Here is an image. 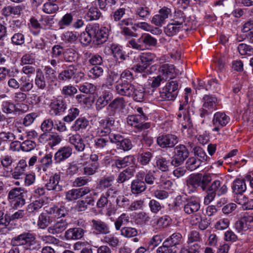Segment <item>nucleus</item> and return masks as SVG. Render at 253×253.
<instances>
[{
  "label": "nucleus",
  "mask_w": 253,
  "mask_h": 253,
  "mask_svg": "<svg viewBox=\"0 0 253 253\" xmlns=\"http://www.w3.org/2000/svg\"><path fill=\"white\" fill-rule=\"evenodd\" d=\"M11 244L13 246L26 245L30 249H38L40 247L37 243L35 236L30 233H24L13 237Z\"/></svg>",
  "instance_id": "f257e3e1"
},
{
  "label": "nucleus",
  "mask_w": 253,
  "mask_h": 253,
  "mask_svg": "<svg viewBox=\"0 0 253 253\" xmlns=\"http://www.w3.org/2000/svg\"><path fill=\"white\" fill-rule=\"evenodd\" d=\"M216 191L217 192L218 196L224 195L227 192V186L225 184L221 185V181L219 180H214L207 190V194L204 199L205 205H209L213 200L216 195Z\"/></svg>",
  "instance_id": "f03ea898"
},
{
  "label": "nucleus",
  "mask_w": 253,
  "mask_h": 253,
  "mask_svg": "<svg viewBox=\"0 0 253 253\" xmlns=\"http://www.w3.org/2000/svg\"><path fill=\"white\" fill-rule=\"evenodd\" d=\"M108 32L107 28L105 27L99 28L98 24H94L87 28L88 35L92 37V39L95 41L97 44L102 43L107 40Z\"/></svg>",
  "instance_id": "7ed1b4c3"
},
{
  "label": "nucleus",
  "mask_w": 253,
  "mask_h": 253,
  "mask_svg": "<svg viewBox=\"0 0 253 253\" xmlns=\"http://www.w3.org/2000/svg\"><path fill=\"white\" fill-rule=\"evenodd\" d=\"M7 199L14 208L21 207L25 204L24 189L20 187L11 189L8 193Z\"/></svg>",
  "instance_id": "20e7f679"
},
{
  "label": "nucleus",
  "mask_w": 253,
  "mask_h": 253,
  "mask_svg": "<svg viewBox=\"0 0 253 253\" xmlns=\"http://www.w3.org/2000/svg\"><path fill=\"white\" fill-rule=\"evenodd\" d=\"M202 107L200 110V116L202 118L216 109L218 105L217 99L211 95H205L202 99Z\"/></svg>",
  "instance_id": "39448f33"
},
{
  "label": "nucleus",
  "mask_w": 253,
  "mask_h": 253,
  "mask_svg": "<svg viewBox=\"0 0 253 253\" xmlns=\"http://www.w3.org/2000/svg\"><path fill=\"white\" fill-rule=\"evenodd\" d=\"M189 154V151L185 145L182 144L177 145L173 150L171 164L174 167L182 165L188 157Z\"/></svg>",
  "instance_id": "423d86ee"
},
{
  "label": "nucleus",
  "mask_w": 253,
  "mask_h": 253,
  "mask_svg": "<svg viewBox=\"0 0 253 253\" xmlns=\"http://www.w3.org/2000/svg\"><path fill=\"white\" fill-rule=\"evenodd\" d=\"M146 116L142 115H129L127 118V123L128 125L137 128L139 130L147 129L150 127L149 123H143L146 120Z\"/></svg>",
  "instance_id": "0eeeda50"
},
{
  "label": "nucleus",
  "mask_w": 253,
  "mask_h": 253,
  "mask_svg": "<svg viewBox=\"0 0 253 253\" xmlns=\"http://www.w3.org/2000/svg\"><path fill=\"white\" fill-rule=\"evenodd\" d=\"M230 118L224 113L217 112L215 113L212 120V124L214 126L212 130L213 132H217L220 134L219 131L220 129L225 126L229 122Z\"/></svg>",
  "instance_id": "6e6552de"
},
{
  "label": "nucleus",
  "mask_w": 253,
  "mask_h": 253,
  "mask_svg": "<svg viewBox=\"0 0 253 253\" xmlns=\"http://www.w3.org/2000/svg\"><path fill=\"white\" fill-rule=\"evenodd\" d=\"M178 84L176 81H171L167 84L162 93L163 97L167 100H174L177 95Z\"/></svg>",
  "instance_id": "1a4fd4ad"
},
{
  "label": "nucleus",
  "mask_w": 253,
  "mask_h": 253,
  "mask_svg": "<svg viewBox=\"0 0 253 253\" xmlns=\"http://www.w3.org/2000/svg\"><path fill=\"white\" fill-rule=\"evenodd\" d=\"M252 228H253V214H245L235 224L236 229L239 233L241 234Z\"/></svg>",
  "instance_id": "9d476101"
},
{
  "label": "nucleus",
  "mask_w": 253,
  "mask_h": 253,
  "mask_svg": "<svg viewBox=\"0 0 253 253\" xmlns=\"http://www.w3.org/2000/svg\"><path fill=\"white\" fill-rule=\"evenodd\" d=\"M67 109L65 101L61 97L52 100L50 104L49 114L52 116H57L64 112Z\"/></svg>",
  "instance_id": "9b49d317"
},
{
  "label": "nucleus",
  "mask_w": 253,
  "mask_h": 253,
  "mask_svg": "<svg viewBox=\"0 0 253 253\" xmlns=\"http://www.w3.org/2000/svg\"><path fill=\"white\" fill-rule=\"evenodd\" d=\"M157 142L162 148H172L178 142V139L175 135L168 134L159 136Z\"/></svg>",
  "instance_id": "f8f14e48"
},
{
  "label": "nucleus",
  "mask_w": 253,
  "mask_h": 253,
  "mask_svg": "<svg viewBox=\"0 0 253 253\" xmlns=\"http://www.w3.org/2000/svg\"><path fill=\"white\" fill-rule=\"evenodd\" d=\"M114 121L109 118L99 119L97 134L100 136H106L109 134L111 131V126L113 124Z\"/></svg>",
  "instance_id": "ddd939ff"
},
{
  "label": "nucleus",
  "mask_w": 253,
  "mask_h": 253,
  "mask_svg": "<svg viewBox=\"0 0 253 253\" xmlns=\"http://www.w3.org/2000/svg\"><path fill=\"white\" fill-rule=\"evenodd\" d=\"M90 189L88 187L72 189L65 193V199L68 202L76 200L88 194Z\"/></svg>",
  "instance_id": "4468645a"
},
{
  "label": "nucleus",
  "mask_w": 253,
  "mask_h": 253,
  "mask_svg": "<svg viewBox=\"0 0 253 253\" xmlns=\"http://www.w3.org/2000/svg\"><path fill=\"white\" fill-rule=\"evenodd\" d=\"M159 74L166 81L174 78L176 75L174 66L172 64H164L160 66L158 69Z\"/></svg>",
  "instance_id": "2eb2a0df"
},
{
  "label": "nucleus",
  "mask_w": 253,
  "mask_h": 253,
  "mask_svg": "<svg viewBox=\"0 0 253 253\" xmlns=\"http://www.w3.org/2000/svg\"><path fill=\"white\" fill-rule=\"evenodd\" d=\"M47 214L49 215L52 220L55 218H59L65 216L68 213L66 208L61 205L54 206L46 210Z\"/></svg>",
  "instance_id": "dca6fc26"
},
{
  "label": "nucleus",
  "mask_w": 253,
  "mask_h": 253,
  "mask_svg": "<svg viewBox=\"0 0 253 253\" xmlns=\"http://www.w3.org/2000/svg\"><path fill=\"white\" fill-rule=\"evenodd\" d=\"M125 106V100L123 97H117L113 100L107 107L110 116H114Z\"/></svg>",
  "instance_id": "f3484780"
},
{
  "label": "nucleus",
  "mask_w": 253,
  "mask_h": 253,
  "mask_svg": "<svg viewBox=\"0 0 253 253\" xmlns=\"http://www.w3.org/2000/svg\"><path fill=\"white\" fill-rule=\"evenodd\" d=\"M72 148L70 146L61 147L54 154L55 163H60L70 157Z\"/></svg>",
  "instance_id": "a211bd4d"
},
{
  "label": "nucleus",
  "mask_w": 253,
  "mask_h": 253,
  "mask_svg": "<svg viewBox=\"0 0 253 253\" xmlns=\"http://www.w3.org/2000/svg\"><path fill=\"white\" fill-rule=\"evenodd\" d=\"M134 85L127 82L117 84L115 86L118 94L122 96L130 97L132 93Z\"/></svg>",
  "instance_id": "6ab92c4d"
},
{
  "label": "nucleus",
  "mask_w": 253,
  "mask_h": 253,
  "mask_svg": "<svg viewBox=\"0 0 253 253\" xmlns=\"http://www.w3.org/2000/svg\"><path fill=\"white\" fill-rule=\"evenodd\" d=\"M27 162L25 160L21 159L17 163L16 166L11 171L12 177L15 179H19L24 175L26 168Z\"/></svg>",
  "instance_id": "aec40b11"
},
{
  "label": "nucleus",
  "mask_w": 253,
  "mask_h": 253,
  "mask_svg": "<svg viewBox=\"0 0 253 253\" xmlns=\"http://www.w3.org/2000/svg\"><path fill=\"white\" fill-rule=\"evenodd\" d=\"M201 173L190 175L187 180V186L189 189V193L194 192L196 189L201 187Z\"/></svg>",
  "instance_id": "412c9836"
},
{
  "label": "nucleus",
  "mask_w": 253,
  "mask_h": 253,
  "mask_svg": "<svg viewBox=\"0 0 253 253\" xmlns=\"http://www.w3.org/2000/svg\"><path fill=\"white\" fill-rule=\"evenodd\" d=\"M134 158L129 155L123 158H119L112 160V166L117 169H122L134 163Z\"/></svg>",
  "instance_id": "4be33fe9"
},
{
  "label": "nucleus",
  "mask_w": 253,
  "mask_h": 253,
  "mask_svg": "<svg viewBox=\"0 0 253 253\" xmlns=\"http://www.w3.org/2000/svg\"><path fill=\"white\" fill-rule=\"evenodd\" d=\"M60 179V174L58 173H55L53 176L50 177L49 182L46 184L47 189L56 192L61 191L62 186L59 184Z\"/></svg>",
  "instance_id": "5701e85b"
},
{
  "label": "nucleus",
  "mask_w": 253,
  "mask_h": 253,
  "mask_svg": "<svg viewBox=\"0 0 253 253\" xmlns=\"http://www.w3.org/2000/svg\"><path fill=\"white\" fill-rule=\"evenodd\" d=\"M200 208V202L195 199L186 201L184 206V211L186 213L191 214L199 211Z\"/></svg>",
  "instance_id": "b1692460"
},
{
  "label": "nucleus",
  "mask_w": 253,
  "mask_h": 253,
  "mask_svg": "<svg viewBox=\"0 0 253 253\" xmlns=\"http://www.w3.org/2000/svg\"><path fill=\"white\" fill-rule=\"evenodd\" d=\"M69 142L74 145L75 148L79 152L84 151L85 145L81 136L79 134H72L69 137Z\"/></svg>",
  "instance_id": "393cba45"
},
{
  "label": "nucleus",
  "mask_w": 253,
  "mask_h": 253,
  "mask_svg": "<svg viewBox=\"0 0 253 253\" xmlns=\"http://www.w3.org/2000/svg\"><path fill=\"white\" fill-rule=\"evenodd\" d=\"M130 188L131 192L133 194L138 195L146 190V185L144 181L136 179L132 181Z\"/></svg>",
  "instance_id": "a878e982"
},
{
  "label": "nucleus",
  "mask_w": 253,
  "mask_h": 253,
  "mask_svg": "<svg viewBox=\"0 0 253 253\" xmlns=\"http://www.w3.org/2000/svg\"><path fill=\"white\" fill-rule=\"evenodd\" d=\"M92 228L99 234H107L109 233V228L108 225L100 220L93 219L91 221Z\"/></svg>",
  "instance_id": "bb28decb"
},
{
  "label": "nucleus",
  "mask_w": 253,
  "mask_h": 253,
  "mask_svg": "<svg viewBox=\"0 0 253 253\" xmlns=\"http://www.w3.org/2000/svg\"><path fill=\"white\" fill-rule=\"evenodd\" d=\"M84 234V230L81 228H70L65 232V237L68 240L81 239Z\"/></svg>",
  "instance_id": "cd10ccee"
},
{
  "label": "nucleus",
  "mask_w": 253,
  "mask_h": 253,
  "mask_svg": "<svg viewBox=\"0 0 253 253\" xmlns=\"http://www.w3.org/2000/svg\"><path fill=\"white\" fill-rule=\"evenodd\" d=\"M67 227L66 220L61 219L48 227V230L52 234H58L64 231Z\"/></svg>",
  "instance_id": "c85d7f7f"
},
{
  "label": "nucleus",
  "mask_w": 253,
  "mask_h": 253,
  "mask_svg": "<svg viewBox=\"0 0 253 253\" xmlns=\"http://www.w3.org/2000/svg\"><path fill=\"white\" fill-rule=\"evenodd\" d=\"M132 93L130 97H132L133 100L136 102H141L144 100L145 90L144 88L138 85L133 86L132 89Z\"/></svg>",
  "instance_id": "c756f323"
},
{
  "label": "nucleus",
  "mask_w": 253,
  "mask_h": 253,
  "mask_svg": "<svg viewBox=\"0 0 253 253\" xmlns=\"http://www.w3.org/2000/svg\"><path fill=\"white\" fill-rule=\"evenodd\" d=\"M89 122L87 119L84 117L79 118L73 123L71 126L72 131H78L84 129L88 126Z\"/></svg>",
  "instance_id": "7c9ffc66"
},
{
  "label": "nucleus",
  "mask_w": 253,
  "mask_h": 253,
  "mask_svg": "<svg viewBox=\"0 0 253 253\" xmlns=\"http://www.w3.org/2000/svg\"><path fill=\"white\" fill-rule=\"evenodd\" d=\"M73 16L71 13H67L58 21L57 25L59 29H64L70 26L73 22Z\"/></svg>",
  "instance_id": "2f4dec72"
},
{
  "label": "nucleus",
  "mask_w": 253,
  "mask_h": 253,
  "mask_svg": "<svg viewBox=\"0 0 253 253\" xmlns=\"http://www.w3.org/2000/svg\"><path fill=\"white\" fill-rule=\"evenodd\" d=\"M232 188L234 194H243L246 190L245 181L239 178L235 179L233 182Z\"/></svg>",
  "instance_id": "473e14b6"
},
{
  "label": "nucleus",
  "mask_w": 253,
  "mask_h": 253,
  "mask_svg": "<svg viewBox=\"0 0 253 253\" xmlns=\"http://www.w3.org/2000/svg\"><path fill=\"white\" fill-rule=\"evenodd\" d=\"M53 221L49 215L41 213L38 218L37 225L41 229H45Z\"/></svg>",
  "instance_id": "72a5a7b5"
},
{
  "label": "nucleus",
  "mask_w": 253,
  "mask_h": 253,
  "mask_svg": "<svg viewBox=\"0 0 253 253\" xmlns=\"http://www.w3.org/2000/svg\"><path fill=\"white\" fill-rule=\"evenodd\" d=\"M182 29L183 27L172 22L165 28V33L168 36H173L179 33Z\"/></svg>",
  "instance_id": "f704fd0d"
},
{
  "label": "nucleus",
  "mask_w": 253,
  "mask_h": 253,
  "mask_svg": "<svg viewBox=\"0 0 253 253\" xmlns=\"http://www.w3.org/2000/svg\"><path fill=\"white\" fill-rule=\"evenodd\" d=\"M76 69L73 66H70L67 69L61 72L58 76L59 79L62 81L70 80L76 74Z\"/></svg>",
  "instance_id": "c9c22d12"
},
{
  "label": "nucleus",
  "mask_w": 253,
  "mask_h": 253,
  "mask_svg": "<svg viewBox=\"0 0 253 253\" xmlns=\"http://www.w3.org/2000/svg\"><path fill=\"white\" fill-rule=\"evenodd\" d=\"M182 111V113L178 114L177 116L179 118H182L183 120L181 119L180 121L182 127V129L183 131L184 129L190 128L192 126V123L189 116L186 114V112Z\"/></svg>",
  "instance_id": "e433bc0d"
},
{
  "label": "nucleus",
  "mask_w": 253,
  "mask_h": 253,
  "mask_svg": "<svg viewBox=\"0 0 253 253\" xmlns=\"http://www.w3.org/2000/svg\"><path fill=\"white\" fill-rule=\"evenodd\" d=\"M35 84L39 88L42 89H44L46 86L44 76L42 71L40 69L37 70Z\"/></svg>",
  "instance_id": "4c0bfd02"
},
{
  "label": "nucleus",
  "mask_w": 253,
  "mask_h": 253,
  "mask_svg": "<svg viewBox=\"0 0 253 253\" xmlns=\"http://www.w3.org/2000/svg\"><path fill=\"white\" fill-rule=\"evenodd\" d=\"M134 175V171L132 169L127 168L122 171L118 175L117 181L119 183H122L129 179Z\"/></svg>",
  "instance_id": "58836bf2"
},
{
  "label": "nucleus",
  "mask_w": 253,
  "mask_h": 253,
  "mask_svg": "<svg viewBox=\"0 0 253 253\" xmlns=\"http://www.w3.org/2000/svg\"><path fill=\"white\" fill-rule=\"evenodd\" d=\"M16 139L15 135L10 131L0 132V146L14 141Z\"/></svg>",
  "instance_id": "ea45409f"
},
{
  "label": "nucleus",
  "mask_w": 253,
  "mask_h": 253,
  "mask_svg": "<svg viewBox=\"0 0 253 253\" xmlns=\"http://www.w3.org/2000/svg\"><path fill=\"white\" fill-rule=\"evenodd\" d=\"M59 10L58 5L52 2H46L42 6V11L46 14H51L56 13Z\"/></svg>",
  "instance_id": "a19ab883"
},
{
  "label": "nucleus",
  "mask_w": 253,
  "mask_h": 253,
  "mask_svg": "<svg viewBox=\"0 0 253 253\" xmlns=\"http://www.w3.org/2000/svg\"><path fill=\"white\" fill-rule=\"evenodd\" d=\"M43 204L44 201L42 199L35 200L28 205L27 211L29 213L38 212L43 206Z\"/></svg>",
  "instance_id": "79ce46f5"
},
{
  "label": "nucleus",
  "mask_w": 253,
  "mask_h": 253,
  "mask_svg": "<svg viewBox=\"0 0 253 253\" xmlns=\"http://www.w3.org/2000/svg\"><path fill=\"white\" fill-rule=\"evenodd\" d=\"M185 16H186L183 11L181 10L175 11L171 21L174 23L183 27L184 25H186V24L185 23Z\"/></svg>",
  "instance_id": "37998d69"
},
{
  "label": "nucleus",
  "mask_w": 253,
  "mask_h": 253,
  "mask_svg": "<svg viewBox=\"0 0 253 253\" xmlns=\"http://www.w3.org/2000/svg\"><path fill=\"white\" fill-rule=\"evenodd\" d=\"M129 222V216L126 213H123L120 215L115 222V228L117 230L120 229L122 225L127 224Z\"/></svg>",
  "instance_id": "c03bdc74"
},
{
  "label": "nucleus",
  "mask_w": 253,
  "mask_h": 253,
  "mask_svg": "<svg viewBox=\"0 0 253 253\" xmlns=\"http://www.w3.org/2000/svg\"><path fill=\"white\" fill-rule=\"evenodd\" d=\"M101 12L96 7H91L86 14V18L89 21L98 20L101 16Z\"/></svg>",
  "instance_id": "a18cd8bd"
},
{
  "label": "nucleus",
  "mask_w": 253,
  "mask_h": 253,
  "mask_svg": "<svg viewBox=\"0 0 253 253\" xmlns=\"http://www.w3.org/2000/svg\"><path fill=\"white\" fill-rule=\"evenodd\" d=\"M1 110L6 114H15L16 104L10 101H4L1 104Z\"/></svg>",
  "instance_id": "49530a36"
},
{
  "label": "nucleus",
  "mask_w": 253,
  "mask_h": 253,
  "mask_svg": "<svg viewBox=\"0 0 253 253\" xmlns=\"http://www.w3.org/2000/svg\"><path fill=\"white\" fill-rule=\"evenodd\" d=\"M156 58L155 54L151 52L142 53L140 55V59L141 62L147 65L153 63Z\"/></svg>",
  "instance_id": "de8ad7c7"
},
{
  "label": "nucleus",
  "mask_w": 253,
  "mask_h": 253,
  "mask_svg": "<svg viewBox=\"0 0 253 253\" xmlns=\"http://www.w3.org/2000/svg\"><path fill=\"white\" fill-rule=\"evenodd\" d=\"M78 33L74 31H67L61 36L62 40L65 42L72 43L78 39Z\"/></svg>",
  "instance_id": "09e8293b"
},
{
  "label": "nucleus",
  "mask_w": 253,
  "mask_h": 253,
  "mask_svg": "<svg viewBox=\"0 0 253 253\" xmlns=\"http://www.w3.org/2000/svg\"><path fill=\"white\" fill-rule=\"evenodd\" d=\"M52 155L51 153L45 155L42 158L40 162L42 165V168L43 171H46L52 164Z\"/></svg>",
  "instance_id": "8fccbe9b"
},
{
  "label": "nucleus",
  "mask_w": 253,
  "mask_h": 253,
  "mask_svg": "<svg viewBox=\"0 0 253 253\" xmlns=\"http://www.w3.org/2000/svg\"><path fill=\"white\" fill-rule=\"evenodd\" d=\"M111 50L114 57L119 62L125 59V56L123 53L120 47L116 44H112L111 46Z\"/></svg>",
  "instance_id": "3c124183"
},
{
  "label": "nucleus",
  "mask_w": 253,
  "mask_h": 253,
  "mask_svg": "<svg viewBox=\"0 0 253 253\" xmlns=\"http://www.w3.org/2000/svg\"><path fill=\"white\" fill-rule=\"evenodd\" d=\"M80 111L76 107H72L68 110V114L63 118L64 122L70 123L74 121L79 115Z\"/></svg>",
  "instance_id": "603ef678"
},
{
  "label": "nucleus",
  "mask_w": 253,
  "mask_h": 253,
  "mask_svg": "<svg viewBox=\"0 0 253 253\" xmlns=\"http://www.w3.org/2000/svg\"><path fill=\"white\" fill-rule=\"evenodd\" d=\"M182 238V235L179 233L176 232L173 233L165 241H168V243L172 247L179 244L181 243Z\"/></svg>",
  "instance_id": "864d4df0"
},
{
  "label": "nucleus",
  "mask_w": 253,
  "mask_h": 253,
  "mask_svg": "<svg viewBox=\"0 0 253 253\" xmlns=\"http://www.w3.org/2000/svg\"><path fill=\"white\" fill-rule=\"evenodd\" d=\"M169 161L166 158L160 156L156 158V166L158 168L163 171L169 169Z\"/></svg>",
  "instance_id": "5fc2aeb1"
},
{
  "label": "nucleus",
  "mask_w": 253,
  "mask_h": 253,
  "mask_svg": "<svg viewBox=\"0 0 253 253\" xmlns=\"http://www.w3.org/2000/svg\"><path fill=\"white\" fill-rule=\"evenodd\" d=\"M78 53L72 48L67 49L64 52V60L66 62H74L78 59Z\"/></svg>",
  "instance_id": "6e6d98bb"
},
{
  "label": "nucleus",
  "mask_w": 253,
  "mask_h": 253,
  "mask_svg": "<svg viewBox=\"0 0 253 253\" xmlns=\"http://www.w3.org/2000/svg\"><path fill=\"white\" fill-rule=\"evenodd\" d=\"M142 41L145 49L147 48L148 46H155L157 44V40L148 34L143 35Z\"/></svg>",
  "instance_id": "4d7b16f0"
},
{
  "label": "nucleus",
  "mask_w": 253,
  "mask_h": 253,
  "mask_svg": "<svg viewBox=\"0 0 253 253\" xmlns=\"http://www.w3.org/2000/svg\"><path fill=\"white\" fill-rule=\"evenodd\" d=\"M136 14L141 18L145 19L148 18L151 14V11L149 8L145 6H139L135 10Z\"/></svg>",
  "instance_id": "13d9d810"
},
{
  "label": "nucleus",
  "mask_w": 253,
  "mask_h": 253,
  "mask_svg": "<svg viewBox=\"0 0 253 253\" xmlns=\"http://www.w3.org/2000/svg\"><path fill=\"white\" fill-rule=\"evenodd\" d=\"M21 81V90L25 91H29L31 90L33 87V84L32 81L27 79L26 77H22L20 80Z\"/></svg>",
  "instance_id": "bf43d9fd"
},
{
  "label": "nucleus",
  "mask_w": 253,
  "mask_h": 253,
  "mask_svg": "<svg viewBox=\"0 0 253 253\" xmlns=\"http://www.w3.org/2000/svg\"><path fill=\"white\" fill-rule=\"evenodd\" d=\"M150 220V217L147 213L144 212H139L137 214L136 222L140 225H144L148 223Z\"/></svg>",
  "instance_id": "052dcab7"
},
{
  "label": "nucleus",
  "mask_w": 253,
  "mask_h": 253,
  "mask_svg": "<svg viewBox=\"0 0 253 253\" xmlns=\"http://www.w3.org/2000/svg\"><path fill=\"white\" fill-rule=\"evenodd\" d=\"M186 165L188 169L192 171L199 168L201 165V163L196 158L191 157L187 161Z\"/></svg>",
  "instance_id": "680f3d73"
},
{
  "label": "nucleus",
  "mask_w": 253,
  "mask_h": 253,
  "mask_svg": "<svg viewBox=\"0 0 253 253\" xmlns=\"http://www.w3.org/2000/svg\"><path fill=\"white\" fill-rule=\"evenodd\" d=\"M157 253H176V252L173 250L172 247L168 243V241H165L163 245L157 249Z\"/></svg>",
  "instance_id": "e2e57ef3"
},
{
  "label": "nucleus",
  "mask_w": 253,
  "mask_h": 253,
  "mask_svg": "<svg viewBox=\"0 0 253 253\" xmlns=\"http://www.w3.org/2000/svg\"><path fill=\"white\" fill-rule=\"evenodd\" d=\"M12 43L16 45H21L25 42V37L20 33L14 34L11 38Z\"/></svg>",
  "instance_id": "0e129e2a"
},
{
  "label": "nucleus",
  "mask_w": 253,
  "mask_h": 253,
  "mask_svg": "<svg viewBox=\"0 0 253 253\" xmlns=\"http://www.w3.org/2000/svg\"><path fill=\"white\" fill-rule=\"evenodd\" d=\"M132 147V144L131 141L127 138H124L119 143H118L117 148L118 149L127 151L130 150Z\"/></svg>",
  "instance_id": "69168bd1"
},
{
  "label": "nucleus",
  "mask_w": 253,
  "mask_h": 253,
  "mask_svg": "<svg viewBox=\"0 0 253 253\" xmlns=\"http://www.w3.org/2000/svg\"><path fill=\"white\" fill-rule=\"evenodd\" d=\"M137 234V230L132 227H124L121 229V235L126 238H131Z\"/></svg>",
  "instance_id": "338daca9"
},
{
  "label": "nucleus",
  "mask_w": 253,
  "mask_h": 253,
  "mask_svg": "<svg viewBox=\"0 0 253 253\" xmlns=\"http://www.w3.org/2000/svg\"><path fill=\"white\" fill-rule=\"evenodd\" d=\"M199 245L195 243L191 246H183L180 251V253H199Z\"/></svg>",
  "instance_id": "774afa93"
}]
</instances>
